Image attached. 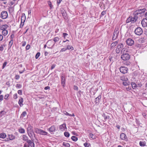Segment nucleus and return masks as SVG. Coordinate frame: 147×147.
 <instances>
[{
  "label": "nucleus",
  "mask_w": 147,
  "mask_h": 147,
  "mask_svg": "<svg viewBox=\"0 0 147 147\" xmlns=\"http://www.w3.org/2000/svg\"><path fill=\"white\" fill-rule=\"evenodd\" d=\"M27 132L29 137L32 140L34 139L35 135L32 129V126L30 124H28L27 128Z\"/></svg>",
  "instance_id": "2"
},
{
  "label": "nucleus",
  "mask_w": 147,
  "mask_h": 147,
  "mask_svg": "<svg viewBox=\"0 0 147 147\" xmlns=\"http://www.w3.org/2000/svg\"><path fill=\"white\" fill-rule=\"evenodd\" d=\"M84 145L85 147H90V144L87 143H85L84 144Z\"/></svg>",
  "instance_id": "40"
},
{
  "label": "nucleus",
  "mask_w": 147,
  "mask_h": 147,
  "mask_svg": "<svg viewBox=\"0 0 147 147\" xmlns=\"http://www.w3.org/2000/svg\"><path fill=\"white\" fill-rule=\"evenodd\" d=\"M9 96V94H5L4 96V99L7 100H8V98Z\"/></svg>",
  "instance_id": "44"
},
{
  "label": "nucleus",
  "mask_w": 147,
  "mask_h": 147,
  "mask_svg": "<svg viewBox=\"0 0 147 147\" xmlns=\"http://www.w3.org/2000/svg\"><path fill=\"white\" fill-rule=\"evenodd\" d=\"M8 33V32L7 30H4L3 31H2V34L4 36L7 35Z\"/></svg>",
  "instance_id": "31"
},
{
  "label": "nucleus",
  "mask_w": 147,
  "mask_h": 147,
  "mask_svg": "<svg viewBox=\"0 0 147 147\" xmlns=\"http://www.w3.org/2000/svg\"><path fill=\"white\" fill-rule=\"evenodd\" d=\"M134 32L136 35L140 36L143 33V30L141 28L138 27L135 29Z\"/></svg>",
  "instance_id": "7"
},
{
  "label": "nucleus",
  "mask_w": 147,
  "mask_h": 147,
  "mask_svg": "<svg viewBox=\"0 0 147 147\" xmlns=\"http://www.w3.org/2000/svg\"><path fill=\"white\" fill-rule=\"evenodd\" d=\"M23 101L24 100L23 98L22 97H20V99L18 101V104L20 107H22L23 106Z\"/></svg>",
  "instance_id": "19"
},
{
  "label": "nucleus",
  "mask_w": 147,
  "mask_h": 147,
  "mask_svg": "<svg viewBox=\"0 0 147 147\" xmlns=\"http://www.w3.org/2000/svg\"><path fill=\"white\" fill-rule=\"evenodd\" d=\"M61 84L62 85L63 87H64L65 86V77L63 76H61Z\"/></svg>",
  "instance_id": "15"
},
{
  "label": "nucleus",
  "mask_w": 147,
  "mask_h": 147,
  "mask_svg": "<svg viewBox=\"0 0 147 147\" xmlns=\"http://www.w3.org/2000/svg\"><path fill=\"white\" fill-rule=\"evenodd\" d=\"M34 131L37 134L43 136H47L48 134V133L41 129L37 128H34Z\"/></svg>",
  "instance_id": "4"
},
{
  "label": "nucleus",
  "mask_w": 147,
  "mask_h": 147,
  "mask_svg": "<svg viewBox=\"0 0 147 147\" xmlns=\"http://www.w3.org/2000/svg\"><path fill=\"white\" fill-rule=\"evenodd\" d=\"M56 65L55 64L52 65L51 67V69L52 70L55 67Z\"/></svg>",
  "instance_id": "60"
},
{
  "label": "nucleus",
  "mask_w": 147,
  "mask_h": 147,
  "mask_svg": "<svg viewBox=\"0 0 147 147\" xmlns=\"http://www.w3.org/2000/svg\"><path fill=\"white\" fill-rule=\"evenodd\" d=\"M25 29H26V31L24 33V34H25L28 30L29 28L28 27H26L25 28Z\"/></svg>",
  "instance_id": "55"
},
{
  "label": "nucleus",
  "mask_w": 147,
  "mask_h": 147,
  "mask_svg": "<svg viewBox=\"0 0 147 147\" xmlns=\"http://www.w3.org/2000/svg\"><path fill=\"white\" fill-rule=\"evenodd\" d=\"M63 37L65 38V37L66 36L68 35V34L65 33H63Z\"/></svg>",
  "instance_id": "61"
},
{
  "label": "nucleus",
  "mask_w": 147,
  "mask_h": 147,
  "mask_svg": "<svg viewBox=\"0 0 147 147\" xmlns=\"http://www.w3.org/2000/svg\"><path fill=\"white\" fill-rule=\"evenodd\" d=\"M123 47V43H121L119 44L118 45L117 47L121 49Z\"/></svg>",
  "instance_id": "37"
},
{
  "label": "nucleus",
  "mask_w": 147,
  "mask_h": 147,
  "mask_svg": "<svg viewBox=\"0 0 147 147\" xmlns=\"http://www.w3.org/2000/svg\"><path fill=\"white\" fill-rule=\"evenodd\" d=\"M9 139H7V141H9L10 140H12L15 139V136L12 134L10 135H8Z\"/></svg>",
  "instance_id": "20"
},
{
  "label": "nucleus",
  "mask_w": 147,
  "mask_h": 147,
  "mask_svg": "<svg viewBox=\"0 0 147 147\" xmlns=\"http://www.w3.org/2000/svg\"><path fill=\"white\" fill-rule=\"evenodd\" d=\"M120 138L121 140H123L127 141V138L126 135L123 133H121L120 134Z\"/></svg>",
  "instance_id": "12"
},
{
  "label": "nucleus",
  "mask_w": 147,
  "mask_h": 147,
  "mask_svg": "<svg viewBox=\"0 0 147 147\" xmlns=\"http://www.w3.org/2000/svg\"><path fill=\"white\" fill-rule=\"evenodd\" d=\"M8 16V13L7 11H3L1 13L0 17L2 19H6L7 18Z\"/></svg>",
  "instance_id": "8"
},
{
  "label": "nucleus",
  "mask_w": 147,
  "mask_h": 147,
  "mask_svg": "<svg viewBox=\"0 0 147 147\" xmlns=\"http://www.w3.org/2000/svg\"><path fill=\"white\" fill-rule=\"evenodd\" d=\"M57 5L58 6L59 4L62 1V0H57Z\"/></svg>",
  "instance_id": "57"
},
{
  "label": "nucleus",
  "mask_w": 147,
  "mask_h": 147,
  "mask_svg": "<svg viewBox=\"0 0 147 147\" xmlns=\"http://www.w3.org/2000/svg\"><path fill=\"white\" fill-rule=\"evenodd\" d=\"M22 139L24 141L26 142H27L28 140V138L27 136L25 135H23L22 136Z\"/></svg>",
  "instance_id": "23"
},
{
  "label": "nucleus",
  "mask_w": 147,
  "mask_h": 147,
  "mask_svg": "<svg viewBox=\"0 0 147 147\" xmlns=\"http://www.w3.org/2000/svg\"><path fill=\"white\" fill-rule=\"evenodd\" d=\"M62 15L63 16L64 18L66 16V14L65 13V12H63L62 13Z\"/></svg>",
  "instance_id": "63"
},
{
  "label": "nucleus",
  "mask_w": 147,
  "mask_h": 147,
  "mask_svg": "<svg viewBox=\"0 0 147 147\" xmlns=\"http://www.w3.org/2000/svg\"><path fill=\"white\" fill-rule=\"evenodd\" d=\"M8 27V26L7 24L3 25L1 27V29L2 30V31L6 30V29Z\"/></svg>",
  "instance_id": "26"
},
{
  "label": "nucleus",
  "mask_w": 147,
  "mask_h": 147,
  "mask_svg": "<svg viewBox=\"0 0 147 147\" xmlns=\"http://www.w3.org/2000/svg\"><path fill=\"white\" fill-rule=\"evenodd\" d=\"M20 78V76L19 75H17L15 76V78L16 80H18Z\"/></svg>",
  "instance_id": "54"
},
{
  "label": "nucleus",
  "mask_w": 147,
  "mask_h": 147,
  "mask_svg": "<svg viewBox=\"0 0 147 147\" xmlns=\"http://www.w3.org/2000/svg\"><path fill=\"white\" fill-rule=\"evenodd\" d=\"M17 92L20 95H22V90H19Z\"/></svg>",
  "instance_id": "46"
},
{
  "label": "nucleus",
  "mask_w": 147,
  "mask_h": 147,
  "mask_svg": "<svg viewBox=\"0 0 147 147\" xmlns=\"http://www.w3.org/2000/svg\"><path fill=\"white\" fill-rule=\"evenodd\" d=\"M18 98V95L17 93L14 94L13 95V98L14 99H16Z\"/></svg>",
  "instance_id": "49"
},
{
  "label": "nucleus",
  "mask_w": 147,
  "mask_h": 147,
  "mask_svg": "<svg viewBox=\"0 0 147 147\" xmlns=\"http://www.w3.org/2000/svg\"><path fill=\"white\" fill-rule=\"evenodd\" d=\"M119 32V28L118 27H116L113 33L112 40H114L118 38Z\"/></svg>",
  "instance_id": "3"
},
{
  "label": "nucleus",
  "mask_w": 147,
  "mask_h": 147,
  "mask_svg": "<svg viewBox=\"0 0 147 147\" xmlns=\"http://www.w3.org/2000/svg\"><path fill=\"white\" fill-rule=\"evenodd\" d=\"M24 147H30L28 143L27 142L25 143L24 145Z\"/></svg>",
  "instance_id": "51"
},
{
  "label": "nucleus",
  "mask_w": 147,
  "mask_h": 147,
  "mask_svg": "<svg viewBox=\"0 0 147 147\" xmlns=\"http://www.w3.org/2000/svg\"><path fill=\"white\" fill-rule=\"evenodd\" d=\"M13 40H11L9 41L8 45L9 48H10L12 45L13 43Z\"/></svg>",
  "instance_id": "38"
},
{
  "label": "nucleus",
  "mask_w": 147,
  "mask_h": 147,
  "mask_svg": "<svg viewBox=\"0 0 147 147\" xmlns=\"http://www.w3.org/2000/svg\"><path fill=\"white\" fill-rule=\"evenodd\" d=\"M64 135L65 137L67 138H69V136L70 134L68 132H65L64 133Z\"/></svg>",
  "instance_id": "35"
},
{
  "label": "nucleus",
  "mask_w": 147,
  "mask_h": 147,
  "mask_svg": "<svg viewBox=\"0 0 147 147\" xmlns=\"http://www.w3.org/2000/svg\"><path fill=\"white\" fill-rule=\"evenodd\" d=\"M14 34H12L10 36L11 40H13V39L14 38Z\"/></svg>",
  "instance_id": "56"
},
{
  "label": "nucleus",
  "mask_w": 147,
  "mask_h": 147,
  "mask_svg": "<svg viewBox=\"0 0 147 147\" xmlns=\"http://www.w3.org/2000/svg\"><path fill=\"white\" fill-rule=\"evenodd\" d=\"M127 51L125 48H123L121 50V53L122 54L121 56V58L124 61H127L129 60L130 58V55L127 53Z\"/></svg>",
  "instance_id": "1"
},
{
  "label": "nucleus",
  "mask_w": 147,
  "mask_h": 147,
  "mask_svg": "<svg viewBox=\"0 0 147 147\" xmlns=\"http://www.w3.org/2000/svg\"><path fill=\"white\" fill-rule=\"evenodd\" d=\"M138 17H136L134 16L133 17H129L126 20V23H128L131 22V23H133L136 22L137 20Z\"/></svg>",
  "instance_id": "6"
},
{
  "label": "nucleus",
  "mask_w": 147,
  "mask_h": 147,
  "mask_svg": "<svg viewBox=\"0 0 147 147\" xmlns=\"http://www.w3.org/2000/svg\"><path fill=\"white\" fill-rule=\"evenodd\" d=\"M5 45H1L0 46V51H2L4 49L3 47H5Z\"/></svg>",
  "instance_id": "43"
},
{
  "label": "nucleus",
  "mask_w": 147,
  "mask_h": 147,
  "mask_svg": "<svg viewBox=\"0 0 147 147\" xmlns=\"http://www.w3.org/2000/svg\"><path fill=\"white\" fill-rule=\"evenodd\" d=\"M141 24L143 27H145L147 26V19L146 18L143 19L142 22Z\"/></svg>",
  "instance_id": "14"
},
{
  "label": "nucleus",
  "mask_w": 147,
  "mask_h": 147,
  "mask_svg": "<svg viewBox=\"0 0 147 147\" xmlns=\"http://www.w3.org/2000/svg\"><path fill=\"white\" fill-rule=\"evenodd\" d=\"M89 136L90 138H92L93 139H94L95 138L93 134L92 133H91L89 134Z\"/></svg>",
  "instance_id": "41"
},
{
  "label": "nucleus",
  "mask_w": 147,
  "mask_h": 147,
  "mask_svg": "<svg viewBox=\"0 0 147 147\" xmlns=\"http://www.w3.org/2000/svg\"><path fill=\"white\" fill-rule=\"evenodd\" d=\"M59 129L61 131H64L65 129H67L66 125L65 123H64L60 125L59 127Z\"/></svg>",
  "instance_id": "13"
},
{
  "label": "nucleus",
  "mask_w": 147,
  "mask_h": 147,
  "mask_svg": "<svg viewBox=\"0 0 147 147\" xmlns=\"http://www.w3.org/2000/svg\"><path fill=\"white\" fill-rule=\"evenodd\" d=\"M123 84L124 86H127L129 84V82L128 83L126 82H123Z\"/></svg>",
  "instance_id": "45"
},
{
  "label": "nucleus",
  "mask_w": 147,
  "mask_h": 147,
  "mask_svg": "<svg viewBox=\"0 0 147 147\" xmlns=\"http://www.w3.org/2000/svg\"><path fill=\"white\" fill-rule=\"evenodd\" d=\"M119 42V40H117L115 41V42H113L110 45V47L111 49H113L118 43Z\"/></svg>",
  "instance_id": "17"
},
{
  "label": "nucleus",
  "mask_w": 147,
  "mask_h": 147,
  "mask_svg": "<svg viewBox=\"0 0 147 147\" xmlns=\"http://www.w3.org/2000/svg\"><path fill=\"white\" fill-rule=\"evenodd\" d=\"M66 49L67 50H71V51L74 49V47H73L69 45H67Z\"/></svg>",
  "instance_id": "32"
},
{
  "label": "nucleus",
  "mask_w": 147,
  "mask_h": 147,
  "mask_svg": "<svg viewBox=\"0 0 147 147\" xmlns=\"http://www.w3.org/2000/svg\"><path fill=\"white\" fill-rule=\"evenodd\" d=\"M3 100V96L2 95H0V101H1Z\"/></svg>",
  "instance_id": "62"
},
{
  "label": "nucleus",
  "mask_w": 147,
  "mask_h": 147,
  "mask_svg": "<svg viewBox=\"0 0 147 147\" xmlns=\"http://www.w3.org/2000/svg\"><path fill=\"white\" fill-rule=\"evenodd\" d=\"M140 145L141 146H146V143L145 142H143L142 141H140L139 142Z\"/></svg>",
  "instance_id": "36"
},
{
  "label": "nucleus",
  "mask_w": 147,
  "mask_h": 147,
  "mask_svg": "<svg viewBox=\"0 0 147 147\" xmlns=\"http://www.w3.org/2000/svg\"><path fill=\"white\" fill-rule=\"evenodd\" d=\"M19 132L21 134H24L25 133V130L22 127H20L18 129Z\"/></svg>",
  "instance_id": "27"
},
{
  "label": "nucleus",
  "mask_w": 147,
  "mask_h": 147,
  "mask_svg": "<svg viewBox=\"0 0 147 147\" xmlns=\"http://www.w3.org/2000/svg\"><path fill=\"white\" fill-rule=\"evenodd\" d=\"M106 14V12L105 11H102L101 13V16H102Z\"/></svg>",
  "instance_id": "53"
},
{
  "label": "nucleus",
  "mask_w": 147,
  "mask_h": 147,
  "mask_svg": "<svg viewBox=\"0 0 147 147\" xmlns=\"http://www.w3.org/2000/svg\"><path fill=\"white\" fill-rule=\"evenodd\" d=\"M40 55V53L39 52H38L36 54L35 56V58L36 59H38Z\"/></svg>",
  "instance_id": "48"
},
{
  "label": "nucleus",
  "mask_w": 147,
  "mask_h": 147,
  "mask_svg": "<svg viewBox=\"0 0 147 147\" xmlns=\"http://www.w3.org/2000/svg\"><path fill=\"white\" fill-rule=\"evenodd\" d=\"M121 50V49L119 48L118 47H117V48L116 49V53H119Z\"/></svg>",
  "instance_id": "47"
},
{
  "label": "nucleus",
  "mask_w": 147,
  "mask_h": 147,
  "mask_svg": "<svg viewBox=\"0 0 147 147\" xmlns=\"http://www.w3.org/2000/svg\"><path fill=\"white\" fill-rule=\"evenodd\" d=\"M146 11V9L145 8L142 9H139L134 11L133 13V15L136 17H138V15L141 14L144 12Z\"/></svg>",
  "instance_id": "5"
},
{
  "label": "nucleus",
  "mask_w": 147,
  "mask_h": 147,
  "mask_svg": "<svg viewBox=\"0 0 147 147\" xmlns=\"http://www.w3.org/2000/svg\"><path fill=\"white\" fill-rule=\"evenodd\" d=\"M74 89L75 90H78V87L76 86H74Z\"/></svg>",
  "instance_id": "64"
},
{
  "label": "nucleus",
  "mask_w": 147,
  "mask_h": 147,
  "mask_svg": "<svg viewBox=\"0 0 147 147\" xmlns=\"http://www.w3.org/2000/svg\"><path fill=\"white\" fill-rule=\"evenodd\" d=\"M27 114L26 112L25 111H24L22 112L21 115V117L24 118L25 116Z\"/></svg>",
  "instance_id": "34"
},
{
  "label": "nucleus",
  "mask_w": 147,
  "mask_h": 147,
  "mask_svg": "<svg viewBox=\"0 0 147 147\" xmlns=\"http://www.w3.org/2000/svg\"><path fill=\"white\" fill-rule=\"evenodd\" d=\"M71 139L74 142H76L78 140V138L74 136H72Z\"/></svg>",
  "instance_id": "33"
},
{
  "label": "nucleus",
  "mask_w": 147,
  "mask_h": 147,
  "mask_svg": "<svg viewBox=\"0 0 147 147\" xmlns=\"http://www.w3.org/2000/svg\"><path fill=\"white\" fill-rule=\"evenodd\" d=\"M62 145L65 147H70V146L69 143L65 142H63Z\"/></svg>",
  "instance_id": "25"
},
{
  "label": "nucleus",
  "mask_w": 147,
  "mask_h": 147,
  "mask_svg": "<svg viewBox=\"0 0 147 147\" xmlns=\"http://www.w3.org/2000/svg\"><path fill=\"white\" fill-rule=\"evenodd\" d=\"M126 42L127 44L129 46H132L134 44V40L130 38L127 39L126 40Z\"/></svg>",
  "instance_id": "11"
},
{
  "label": "nucleus",
  "mask_w": 147,
  "mask_h": 147,
  "mask_svg": "<svg viewBox=\"0 0 147 147\" xmlns=\"http://www.w3.org/2000/svg\"><path fill=\"white\" fill-rule=\"evenodd\" d=\"M66 50H67L66 48H63L61 49V50L60 51V52H61L63 51H65Z\"/></svg>",
  "instance_id": "58"
},
{
  "label": "nucleus",
  "mask_w": 147,
  "mask_h": 147,
  "mask_svg": "<svg viewBox=\"0 0 147 147\" xmlns=\"http://www.w3.org/2000/svg\"><path fill=\"white\" fill-rule=\"evenodd\" d=\"M101 96L100 95H99L97 97L95 98V102L96 104L97 103H98L100 102Z\"/></svg>",
  "instance_id": "21"
},
{
  "label": "nucleus",
  "mask_w": 147,
  "mask_h": 147,
  "mask_svg": "<svg viewBox=\"0 0 147 147\" xmlns=\"http://www.w3.org/2000/svg\"><path fill=\"white\" fill-rule=\"evenodd\" d=\"M120 79L124 82L127 81L128 79L125 76H122L120 77Z\"/></svg>",
  "instance_id": "22"
},
{
  "label": "nucleus",
  "mask_w": 147,
  "mask_h": 147,
  "mask_svg": "<svg viewBox=\"0 0 147 147\" xmlns=\"http://www.w3.org/2000/svg\"><path fill=\"white\" fill-rule=\"evenodd\" d=\"M6 137V135L4 133H2L0 134V138L2 139H4Z\"/></svg>",
  "instance_id": "28"
},
{
  "label": "nucleus",
  "mask_w": 147,
  "mask_h": 147,
  "mask_svg": "<svg viewBox=\"0 0 147 147\" xmlns=\"http://www.w3.org/2000/svg\"><path fill=\"white\" fill-rule=\"evenodd\" d=\"M25 19V17L22 16L21 18V22L20 24V27H22L24 25V22Z\"/></svg>",
  "instance_id": "16"
},
{
  "label": "nucleus",
  "mask_w": 147,
  "mask_h": 147,
  "mask_svg": "<svg viewBox=\"0 0 147 147\" xmlns=\"http://www.w3.org/2000/svg\"><path fill=\"white\" fill-rule=\"evenodd\" d=\"M59 38L58 37H57L54 38V41L55 42L58 41L59 40Z\"/></svg>",
  "instance_id": "42"
},
{
  "label": "nucleus",
  "mask_w": 147,
  "mask_h": 147,
  "mask_svg": "<svg viewBox=\"0 0 147 147\" xmlns=\"http://www.w3.org/2000/svg\"><path fill=\"white\" fill-rule=\"evenodd\" d=\"M102 116L104 117L105 121H106L107 120L109 119L110 118V116H109L106 115L105 113H103L102 114Z\"/></svg>",
  "instance_id": "24"
},
{
  "label": "nucleus",
  "mask_w": 147,
  "mask_h": 147,
  "mask_svg": "<svg viewBox=\"0 0 147 147\" xmlns=\"http://www.w3.org/2000/svg\"><path fill=\"white\" fill-rule=\"evenodd\" d=\"M30 45H27L26 47V49L27 50H29L30 48Z\"/></svg>",
  "instance_id": "59"
},
{
  "label": "nucleus",
  "mask_w": 147,
  "mask_h": 147,
  "mask_svg": "<svg viewBox=\"0 0 147 147\" xmlns=\"http://www.w3.org/2000/svg\"><path fill=\"white\" fill-rule=\"evenodd\" d=\"M63 113L64 114L66 115L69 116V115H71L69 113H67L66 111H63Z\"/></svg>",
  "instance_id": "52"
},
{
  "label": "nucleus",
  "mask_w": 147,
  "mask_h": 147,
  "mask_svg": "<svg viewBox=\"0 0 147 147\" xmlns=\"http://www.w3.org/2000/svg\"><path fill=\"white\" fill-rule=\"evenodd\" d=\"M131 84L132 88L133 89H136V88L137 87V85L135 82H132L131 83Z\"/></svg>",
  "instance_id": "30"
},
{
  "label": "nucleus",
  "mask_w": 147,
  "mask_h": 147,
  "mask_svg": "<svg viewBox=\"0 0 147 147\" xmlns=\"http://www.w3.org/2000/svg\"><path fill=\"white\" fill-rule=\"evenodd\" d=\"M6 112L4 111H2L0 112V118L6 114Z\"/></svg>",
  "instance_id": "29"
},
{
  "label": "nucleus",
  "mask_w": 147,
  "mask_h": 147,
  "mask_svg": "<svg viewBox=\"0 0 147 147\" xmlns=\"http://www.w3.org/2000/svg\"><path fill=\"white\" fill-rule=\"evenodd\" d=\"M119 70L121 73L125 74L127 72L128 69L125 67L121 66Z\"/></svg>",
  "instance_id": "10"
},
{
  "label": "nucleus",
  "mask_w": 147,
  "mask_h": 147,
  "mask_svg": "<svg viewBox=\"0 0 147 147\" xmlns=\"http://www.w3.org/2000/svg\"><path fill=\"white\" fill-rule=\"evenodd\" d=\"M7 62L6 61L5 62L3 63V66H2V69H3L6 66V65H7Z\"/></svg>",
  "instance_id": "50"
},
{
  "label": "nucleus",
  "mask_w": 147,
  "mask_h": 147,
  "mask_svg": "<svg viewBox=\"0 0 147 147\" xmlns=\"http://www.w3.org/2000/svg\"><path fill=\"white\" fill-rule=\"evenodd\" d=\"M16 87L18 88H20L22 87V85L20 84H16Z\"/></svg>",
  "instance_id": "39"
},
{
  "label": "nucleus",
  "mask_w": 147,
  "mask_h": 147,
  "mask_svg": "<svg viewBox=\"0 0 147 147\" xmlns=\"http://www.w3.org/2000/svg\"><path fill=\"white\" fill-rule=\"evenodd\" d=\"M31 147H34L35 144L34 142L30 140H29L27 142Z\"/></svg>",
  "instance_id": "18"
},
{
  "label": "nucleus",
  "mask_w": 147,
  "mask_h": 147,
  "mask_svg": "<svg viewBox=\"0 0 147 147\" xmlns=\"http://www.w3.org/2000/svg\"><path fill=\"white\" fill-rule=\"evenodd\" d=\"M56 127L55 125H52L50 127L47 129V130L51 134H52L56 131Z\"/></svg>",
  "instance_id": "9"
}]
</instances>
